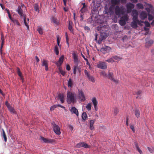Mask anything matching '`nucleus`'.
I'll list each match as a JSON object with an SVG mask.
<instances>
[{"label":"nucleus","mask_w":154,"mask_h":154,"mask_svg":"<svg viewBox=\"0 0 154 154\" xmlns=\"http://www.w3.org/2000/svg\"><path fill=\"white\" fill-rule=\"evenodd\" d=\"M72 55L75 64L73 66V73L74 74H76L77 70H78L79 73L81 72V68L79 66V64L80 63V62L78 60V55L77 53L74 52L72 54Z\"/></svg>","instance_id":"1"},{"label":"nucleus","mask_w":154,"mask_h":154,"mask_svg":"<svg viewBox=\"0 0 154 154\" xmlns=\"http://www.w3.org/2000/svg\"><path fill=\"white\" fill-rule=\"evenodd\" d=\"M76 100V94L75 93L68 91L67 94V102L68 104L74 103Z\"/></svg>","instance_id":"2"},{"label":"nucleus","mask_w":154,"mask_h":154,"mask_svg":"<svg viewBox=\"0 0 154 154\" xmlns=\"http://www.w3.org/2000/svg\"><path fill=\"white\" fill-rule=\"evenodd\" d=\"M53 130L54 132L57 135H60L61 134L60 129L59 126L56 125L54 122L51 123Z\"/></svg>","instance_id":"3"},{"label":"nucleus","mask_w":154,"mask_h":154,"mask_svg":"<svg viewBox=\"0 0 154 154\" xmlns=\"http://www.w3.org/2000/svg\"><path fill=\"white\" fill-rule=\"evenodd\" d=\"M106 77L110 79L116 83H118V81L117 80H116L113 78V73L110 71L108 72Z\"/></svg>","instance_id":"4"},{"label":"nucleus","mask_w":154,"mask_h":154,"mask_svg":"<svg viewBox=\"0 0 154 154\" xmlns=\"http://www.w3.org/2000/svg\"><path fill=\"white\" fill-rule=\"evenodd\" d=\"M78 96L81 101H84L85 100V97L83 91L79 89H78Z\"/></svg>","instance_id":"5"},{"label":"nucleus","mask_w":154,"mask_h":154,"mask_svg":"<svg viewBox=\"0 0 154 154\" xmlns=\"http://www.w3.org/2000/svg\"><path fill=\"white\" fill-rule=\"evenodd\" d=\"M132 16L133 17V20H136L137 21L139 22V20H138V12L136 10H133L132 11Z\"/></svg>","instance_id":"6"},{"label":"nucleus","mask_w":154,"mask_h":154,"mask_svg":"<svg viewBox=\"0 0 154 154\" xmlns=\"http://www.w3.org/2000/svg\"><path fill=\"white\" fill-rule=\"evenodd\" d=\"M75 146L76 147L78 148L84 147L86 148H87L89 147V146L85 142H81L77 143Z\"/></svg>","instance_id":"7"},{"label":"nucleus","mask_w":154,"mask_h":154,"mask_svg":"<svg viewBox=\"0 0 154 154\" xmlns=\"http://www.w3.org/2000/svg\"><path fill=\"white\" fill-rule=\"evenodd\" d=\"M111 50L110 47L106 46L100 49V51L103 54H105L107 52H109Z\"/></svg>","instance_id":"8"},{"label":"nucleus","mask_w":154,"mask_h":154,"mask_svg":"<svg viewBox=\"0 0 154 154\" xmlns=\"http://www.w3.org/2000/svg\"><path fill=\"white\" fill-rule=\"evenodd\" d=\"M115 12L117 15H120L121 14H124V12L120 9L119 6H116L115 8Z\"/></svg>","instance_id":"9"},{"label":"nucleus","mask_w":154,"mask_h":154,"mask_svg":"<svg viewBox=\"0 0 154 154\" xmlns=\"http://www.w3.org/2000/svg\"><path fill=\"white\" fill-rule=\"evenodd\" d=\"M133 21L131 23V26L134 28H136L137 27V24H140V23H143V21L139 20V22H137L136 20H133Z\"/></svg>","instance_id":"10"},{"label":"nucleus","mask_w":154,"mask_h":154,"mask_svg":"<svg viewBox=\"0 0 154 154\" xmlns=\"http://www.w3.org/2000/svg\"><path fill=\"white\" fill-rule=\"evenodd\" d=\"M64 56L62 55L59 58L58 60L55 63L58 67L60 66L62 64L64 59Z\"/></svg>","instance_id":"11"},{"label":"nucleus","mask_w":154,"mask_h":154,"mask_svg":"<svg viewBox=\"0 0 154 154\" xmlns=\"http://www.w3.org/2000/svg\"><path fill=\"white\" fill-rule=\"evenodd\" d=\"M97 67L98 68L102 69H106L107 68V65L104 62L99 63L97 65Z\"/></svg>","instance_id":"12"},{"label":"nucleus","mask_w":154,"mask_h":154,"mask_svg":"<svg viewBox=\"0 0 154 154\" xmlns=\"http://www.w3.org/2000/svg\"><path fill=\"white\" fill-rule=\"evenodd\" d=\"M48 60L44 59L42 61V66H45V69L47 71L48 70Z\"/></svg>","instance_id":"13"},{"label":"nucleus","mask_w":154,"mask_h":154,"mask_svg":"<svg viewBox=\"0 0 154 154\" xmlns=\"http://www.w3.org/2000/svg\"><path fill=\"white\" fill-rule=\"evenodd\" d=\"M70 111L72 114H75L77 116H79V112L77 109L74 106H72L69 109Z\"/></svg>","instance_id":"14"},{"label":"nucleus","mask_w":154,"mask_h":154,"mask_svg":"<svg viewBox=\"0 0 154 154\" xmlns=\"http://www.w3.org/2000/svg\"><path fill=\"white\" fill-rule=\"evenodd\" d=\"M113 10V8L112 7H110L108 9L106 10L105 9V14H109L110 15H111L114 13Z\"/></svg>","instance_id":"15"},{"label":"nucleus","mask_w":154,"mask_h":154,"mask_svg":"<svg viewBox=\"0 0 154 154\" xmlns=\"http://www.w3.org/2000/svg\"><path fill=\"white\" fill-rule=\"evenodd\" d=\"M91 100L94 105L95 110L96 111H97L98 110V108L97 106L98 103L97 101L96 98L94 97L92 98Z\"/></svg>","instance_id":"16"},{"label":"nucleus","mask_w":154,"mask_h":154,"mask_svg":"<svg viewBox=\"0 0 154 154\" xmlns=\"http://www.w3.org/2000/svg\"><path fill=\"white\" fill-rule=\"evenodd\" d=\"M24 23L25 25L27 27L28 29H29V27L28 24L29 23V19L26 18V15L23 16V17H22Z\"/></svg>","instance_id":"17"},{"label":"nucleus","mask_w":154,"mask_h":154,"mask_svg":"<svg viewBox=\"0 0 154 154\" xmlns=\"http://www.w3.org/2000/svg\"><path fill=\"white\" fill-rule=\"evenodd\" d=\"M17 11V12L20 15V17L22 18V17H23V16H26V15L23 14V10L21 8L20 6H18Z\"/></svg>","instance_id":"18"},{"label":"nucleus","mask_w":154,"mask_h":154,"mask_svg":"<svg viewBox=\"0 0 154 154\" xmlns=\"http://www.w3.org/2000/svg\"><path fill=\"white\" fill-rule=\"evenodd\" d=\"M147 13L144 11L142 12L140 14L139 17L141 20H143L147 18Z\"/></svg>","instance_id":"19"},{"label":"nucleus","mask_w":154,"mask_h":154,"mask_svg":"<svg viewBox=\"0 0 154 154\" xmlns=\"http://www.w3.org/2000/svg\"><path fill=\"white\" fill-rule=\"evenodd\" d=\"M119 23L121 26H124L125 25V15L121 18Z\"/></svg>","instance_id":"20"},{"label":"nucleus","mask_w":154,"mask_h":154,"mask_svg":"<svg viewBox=\"0 0 154 154\" xmlns=\"http://www.w3.org/2000/svg\"><path fill=\"white\" fill-rule=\"evenodd\" d=\"M41 140H43L44 142L47 143H51L53 141L52 140L44 138L43 137H41Z\"/></svg>","instance_id":"21"},{"label":"nucleus","mask_w":154,"mask_h":154,"mask_svg":"<svg viewBox=\"0 0 154 154\" xmlns=\"http://www.w3.org/2000/svg\"><path fill=\"white\" fill-rule=\"evenodd\" d=\"M95 122V120H92L90 121V129L91 130L94 129V124Z\"/></svg>","instance_id":"22"},{"label":"nucleus","mask_w":154,"mask_h":154,"mask_svg":"<svg viewBox=\"0 0 154 154\" xmlns=\"http://www.w3.org/2000/svg\"><path fill=\"white\" fill-rule=\"evenodd\" d=\"M127 13H128L130 12L131 9L134 8V6L133 4H130L127 5Z\"/></svg>","instance_id":"23"},{"label":"nucleus","mask_w":154,"mask_h":154,"mask_svg":"<svg viewBox=\"0 0 154 154\" xmlns=\"http://www.w3.org/2000/svg\"><path fill=\"white\" fill-rule=\"evenodd\" d=\"M58 97L59 99L60 100L61 103H63L64 102V96L63 94H59L58 95Z\"/></svg>","instance_id":"24"},{"label":"nucleus","mask_w":154,"mask_h":154,"mask_svg":"<svg viewBox=\"0 0 154 154\" xmlns=\"http://www.w3.org/2000/svg\"><path fill=\"white\" fill-rule=\"evenodd\" d=\"M51 22L56 24L58 25L59 24V21L57 18H55L54 17H52L51 18Z\"/></svg>","instance_id":"25"},{"label":"nucleus","mask_w":154,"mask_h":154,"mask_svg":"<svg viewBox=\"0 0 154 154\" xmlns=\"http://www.w3.org/2000/svg\"><path fill=\"white\" fill-rule=\"evenodd\" d=\"M73 23L71 21H69V25L68 26V29L71 32H73V29L72 27Z\"/></svg>","instance_id":"26"},{"label":"nucleus","mask_w":154,"mask_h":154,"mask_svg":"<svg viewBox=\"0 0 154 154\" xmlns=\"http://www.w3.org/2000/svg\"><path fill=\"white\" fill-rule=\"evenodd\" d=\"M113 116H116L119 112V110L118 108L116 107L113 108Z\"/></svg>","instance_id":"27"},{"label":"nucleus","mask_w":154,"mask_h":154,"mask_svg":"<svg viewBox=\"0 0 154 154\" xmlns=\"http://www.w3.org/2000/svg\"><path fill=\"white\" fill-rule=\"evenodd\" d=\"M87 77L89 81L93 83H94L95 82V79L93 76L90 75Z\"/></svg>","instance_id":"28"},{"label":"nucleus","mask_w":154,"mask_h":154,"mask_svg":"<svg viewBox=\"0 0 154 154\" xmlns=\"http://www.w3.org/2000/svg\"><path fill=\"white\" fill-rule=\"evenodd\" d=\"M120 2V0H111V3L114 5L118 4Z\"/></svg>","instance_id":"29"},{"label":"nucleus","mask_w":154,"mask_h":154,"mask_svg":"<svg viewBox=\"0 0 154 154\" xmlns=\"http://www.w3.org/2000/svg\"><path fill=\"white\" fill-rule=\"evenodd\" d=\"M2 136L4 138V141L6 142L7 141V137L5 133V132L3 129H2Z\"/></svg>","instance_id":"30"},{"label":"nucleus","mask_w":154,"mask_h":154,"mask_svg":"<svg viewBox=\"0 0 154 154\" xmlns=\"http://www.w3.org/2000/svg\"><path fill=\"white\" fill-rule=\"evenodd\" d=\"M9 110L11 112L14 114H16V112L13 107L11 106H9L8 108Z\"/></svg>","instance_id":"31"},{"label":"nucleus","mask_w":154,"mask_h":154,"mask_svg":"<svg viewBox=\"0 0 154 154\" xmlns=\"http://www.w3.org/2000/svg\"><path fill=\"white\" fill-rule=\"evenodd\" d=\"M73 85V81L72 79L70 78L69 79L68 82V87L72 88Z\"/></svg>","instance_id":"32"},{"label":"nucleus","mask_w":154,"mask_h":154,"mask_svg":"<svg viewBox=\"0 0 154 154\" xmlns=\"http://www.w3.org/2000/svg\"><path fill=\"white\" fill-rule=\"evenodd\" d=\"M34 7L35 11L39 13V5L38 4H35L34 5Z\"/></svg>","instance_id":"33"},{"label":"nucleus","mask_w":154,"mask_h":154,"mask_svg":"<svg viewBox=\"0 0 154 154\" xmlns=\"http://www.w3.org/2000/svg\"><path fill=\"white\" fill-rule=\"evenodd\" d=\"M82 119L84 120H86L88 118L86 113L85 112H83L82 114Z\"/></svg>","instance_id":"34"},{"label":"nucleus","mask_w":154,"mask_h":154,"mask_svg":"<svg viewBox=\"0 0 154 154\" xmlns=\"http://www.w3.org/2000/svg\"><path fill=\"white\" fill-rule=\"evenodd\" d=\"M12 21L14 23V25H17L19 26H20V23L17 20L14 19L12 20Z\"/></svg>","instance_id":"35"},{"label":"nucleus","mask_w":154,"mask_h":154,"mask_svg":"<svg viewBox=\"0 0 154 154\" xmlns=\"http://www.w3.org/2000/svg\"><path fill=\"white\" fill-rule=\"evenodd\" d=\"M17 73L18 75L22 79H23L22 76V73L21 72L20 69L19 68H17Z\"/></svg>","instance_id":"36"},{"label":"nucleus","mask_w":154,"mask_h":154,"mask_svg":"<svg viewBox=\"0 0 154 154\" xmlns=\"http://www.w3.org/2000/svg\"><path fill=\"white\" fill-rule=\"evenodd\" d=\"M135 115L137 118H139L140 117V113L138 109H136L135 110Z\"/></svg>","instance_id":"37"},{"label":"nucleus","mask_w":154,"mask_h":154,"mask_svg":"<svg viewBox=\"0 0 154 154\" xmlns=\"http://www.w3.org/2000/svg\"><path fill=\"white\" fill-rule=\"evenodd\" d=\"M57 45H56L55 46L54 51L57 55H58L59 54V51Z\"/></svg>","instance_id":"38"},{"label":"nucleus","mask_w":154,"mask_h":154,"mask_svg":"<svg viewBox=\"0 0 154 154\" xmlns=\"http://www.w3.org/2000/svg\"><path fill=\"white\" fill-rule=\"evenodd\" d=\"M91 103H88L87 105L86 106V108L88 111H90L91 110Z\"/></svg>","instance_id":"39"},{"label":"nucleus","mask_w":154,"mask_h":154,"mask_svg":"<svg viewBox=\"0 0 154 154\" xmlns=\"http://www.w3.org/2000/svg\"><path fill=\"white\" fill-rule=\"evenodd\" d=\"M113 58L115 60H116L117 61H119V60L122 59V58L119 57L117 56H113Z\"/></svg>","instance_id":"40"},{"label":"nucleus","mask_w":154,"mask_h":154,"mask_svg":"<svg viewBox=\"0 0 154 154\" xmlns=\"http://www.w3.org/2000/svg\"><path fill=\"white\" fill-rule=\"evenodd\" d=\"M37 31L40 34H41V35L42 34L43 29H42V28L41 27H38Z\"/></svg>","instance_id":"41"},{"label":"nucleus","mask_w":154,"mask_h":154,"mask_svg":"<svg viewBox=\"0 0 154 154\" xmlns=\"http://www.w3.org/2000/svg\"><path fill=\"white\" fill-rule=\"evenodd\" d=\"M153 43V41L152 40L148 41L146 42V45L147 46H150Z\"/></svg>","instance_id":"42"},{"label":"nucleus","mask_w":154,"mask_h":154,"mask_svg":"<svg viewBox=\"0 0 154 154\" xmlns=\"http://www.w3.org/2000/svg\"><path fill=\"white\" fill-rule=\"evenodd\" d=\"M1 40H2V44H1V45L0 48H2V47H3V45H4V38L3 36L2 35Z\"/></svg>","instance_id":"43"},{"label":"nucleus","mask_w":154,"mask_h":154,"mask_svg":"<svg viewBox=\"0 0 154 154\" xmlns=\"http://www.w3.org/2000/svg\"><path fill=\"white\" fill-rule=\"evenodd\" d=\"M147 148L149 151L151 153H152L153 152V151H154V147H152V148H151L149 147H148Z\"/></svg>","instance_id":"44"},{"label":"nucleus","mask_w":154,"mask_h":154,"mask_svg":"<svg viewBox=\"0 0 154 154\" xmlns=\"http://www.w3.org/2000/svg\"><path fill=\"white\" fill-rule=\"evenodd\" d=\"M137 6L140 9H143L144 8L143 5L141 4H137Z\"/></svg>","instance_id":"45"},{"label":"nucleus","mask_w":154,"mask_h":154,"mask_svg":"<svg viewBox=\"0 0 154 154\" xmlns=\"http://www.w3.org/2000/svg\"><path fill=\"white\" fill-rule=\"evenodd\" d=\"M106 61L108 62L109 63H113L114 62V60H113V58H110L109 59L106 60Z\"/></svg>","instance_id":"46"},{"label":"nucleus","mask_w":154,"mask_h":154,"mask_svg":"<svg viewBox=\"0 0 154 154\" xmlns=\"http://www.w3.org/2000/svg\"><path fill=\"white\" fill-rule=\"evenodd\" d=\"M57 107V105H54L50 107V110L51 111L54 110V109Z\"/></svg>","instance_id":"47"},{"label":"nucleus","mask_w":154,"mask_h":154,"mask_svg":"<svg viewBox=\"0 0 154 154\" xmlns=\"http://www.w3.org/2000/svg\"><path fill=\"white\" fill-rule=\"evenodd\" d=\"M82 4L83 5V6L81 10V12L83 13V12H85V11L84 10V9L85 7V3H82Z\"/></svg>","instance_id":"48"},{"label":"nucleus","mask_w":154,"mask_h":154,"mask_svg":"<svg viewBox=\"0 0 154 154\" xmlns=\"http://www.w3.org/2000/svg\"><path fill=\"white\" fill-rule=\"evenodd\" d=\"M100 39H101L102 41L106 38V37L103 35L101 34L100 37Z\"/></svg>","instance_id":"49"},{"label":"nucleus","mask_w":154,"mask_h":154,"mask_svg":"<svg viewBox=\"0 0 154 154\" xmlns=\"http://www.w3.org/2000/svg\"><path fill=\"white\" fill-rule=\"evenodd\" d=\"M57 45L59 47L61 46V45H60V38L59 36H57Z\"/></svg>","instance_id":"50"},{"label":"nucleus","mask_w":154,"mask_h":154,"mask_svg":"<svg viewBox=\"0 0 154 154\" xmlns=\"http://www.w3.org/2000/svg\"><path fill=\"white\" fill-rule=\"evenodd\" d=\"M148 20L149 21L152 20L153 18V16L152 15L150 14H148Z\"/></svg>","instance_id":"51"},{"label":"nucleus","mask_w":154,"mask_h":154,"mask_svg":"<svg viewBox=\"0 0 154 154\" xmlns=\"http://www.w3.org/2000/svg\"><path fill=\"white\" fill-rule=\"evenodd\" d=\"M100 75L104 77H106L107 74L104 72H100Z\"/></svg>","instance_id":"52"},{"label":"nucleus","mask_w":154,"mask_h":154,"mask_svg":"<svg viewBox=\"0 0 154 154\" xmlns=\"http://www.w3.org/2000/svg\"><path fill=\"white\" fill-rule=\"evenodd\" d=\"M144 23L145 25L147 27L150 26V24L148 22L145 21L144 22Z\"/></svg>","instance_id":"53"},{"label":"nucleus","mask_w":154,"mask_h":154,"mask_svg":"<svg viewBox=\"0 0 154 154\" xmlns=\"http://www.w3.org/2000/svg\"><path fill=\"white\" fill-rule=\"evenodd\" d=\"M84 29L85 30L87 31V32H88L90 30V28L87 26H85L84 27Z\"/></svg>","instance_id":"54"},{"label":"nucleus","mask_w":154,"mask_h":154,"mask_svg":"<svg viewBox=\"0 0 154 154\" xmlns=\"http://www.w3.org/2000/svg\"><path fill=\"white\" fill-rule=\"evenodd\" d=\"M130 128L132 130L134 133L135 132V129L134 126L133 125H131L130 126Z\"/></svg>","instance_id":"55"},{"label":"nucleus","mask_w":154,"mask_h":154,"mask_svg":"<svg viewBox=\"0 0 154 154\" xmlns=\"http://www.w3.org/2000/svg\"><path fill=\"white\" fill-rule=\"evenodd\" d=\"M85 74L87 76V77L89 76L90 75L89 73L85 69L84 71Z\"/></svg>","instance_id":"56"},{"label":"nucleus","mask_w":154,"mask_h":154,"mask_svg":"<svg viewBox=\"0 0 154 154\" xmlns=\"http://www.w3.org/2000/svg\"><path fill=\"white\" fill-rule=\"evenodd\" d=\"M70 67L69 64H67L66 66V69L68 71H69L70 69Z\"/></svg>","instance_id":"57"},{"label":"nucleus","mask_w":154,"mask_h":154,"mask_svg":"<svg viewBox=\"0 0 154 154\" xmlns=\"http://www.w3.org/2000/svg\"><path fill=\"white\" fill-rule=\"evenodd\" d=\"M60 72L63 76H64L66 73L65 71L61 70H60Z\"/></svg>","instance_id":"58"},{"label":"nucleus","mask_w":154,"mask_h":154,"mask_svg":"<svg viewBox=\"0 0 154 154\" xmlns=\"http://www.w3.org/2000/svg\"><path fill=\"white\" fill-rule=\"evenodd\" d=\"M137 149L138 151V152H139V153H140V154H142V151L140 149V148L138 147H137Z\"/></svg>","instance_id":"59"},{"label":"nucleus","mask_w":154,"mask_h":154,"mask_svg":"<svg viewBox=\"0 0 154 154\" xmlns=\"http://www.w3.org/2000/svg\"><path fill=\"white\" fill-rule=\"evenodd\" d=\"M57 107H61V108L64 109H65V107L64 106H62L59 104H57Z\"/></svg>","instance_id":"60"},{"label":"nucleus","mask_w":154,"mask_h":154,"mask_svg":"<svg viewBox=\"0 0 154 154\" xmlns=\"http://www.w3.org/2000/svg\"><path fill=\"white\" fill-rule=\"evenodd\" d=\"M5 105L7 106L8 108V107L9 106H10V105H9V104L8 103V101H6L5 102Z\"/></svg>","instance_id":"61"},{"label":"nucleus","mask_w":154,"mask_h":154,"mask_svg":"<svg viewBox=\"0 0 154 154\" xmlns=\"http://www.w3.org/2000/svg\"><path fill=\"white\" fill-rule=\"evenodd\" d=\"M97 33H96L95 34V39H94L95 41H97Z\"/></svg>","instance_id":"62"},{"label":"nucleus","mask_w":154,"mask_h":154,"mask_svg":"<svg viewBox=\"0 0 154 154\" xmlns=\"http://www.w3.org/2000/svg\"><path fill=\"white\" fill-rule=\"evenodd\" d=\"M35 59L37 63H38L39 61V60L37 56L35 57Z\"/></svg>","instance_id":"63"},{"label":"nucleus","mask_w":154,"mask_h":154,"mask_svg":"<svg viewBox=\"0 0 154 154\" xmlns=\"http://www.w3.org/2000/svg\"><path fill=\"white\" fill-rule=\"evenodd\" d=\"M102 40L100 39L99 38V40L97 41V43L99 44H100L101 43V42L102 41Z\"/></svg>","instance_id":"64"}]
</instances>
